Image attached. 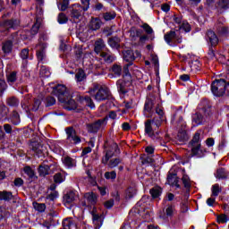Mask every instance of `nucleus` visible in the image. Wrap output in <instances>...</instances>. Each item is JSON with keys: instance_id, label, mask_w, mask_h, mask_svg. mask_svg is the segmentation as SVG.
<instances>
[{"instance_id": "obj_27", "label": "nucleus", "mask_w": 229, "mask_h": 229, "mask_svg": "<svg viewBox=\"0 0 229 229\" xmlns=\"http://www.w3.org/2000/svg\"><path fill=\"white\" fill-rule=\"evenodd\" d=\"M203 123V115L199 113H196L192 115V124L193 126H199Z\"/></svg>"}, {"instance_id": "obj_53", "label": "nucleus", "mask_w": 229, "mask_h": 229, "mask_svg": "<svg viewBox=\"0 0 229 229\" xmlns=\"http://www.w3.org/2000/svg\"><path fill=\"white\" fill-rule=\"evenodd\" d=\"M39 74H41L44 77H49L51 75V72L47 69L46 66H41L39 70Z\"/></svg>"}, {"instance_id": "obj_12", "label": "nucleus", "mask_w": 229, "mask_h": 229, "mask_svg": "<svg viewBox=\"0 0 229 229\" xmlns=\"http://www.w3.org/2000/svg\"><path fill=\"white\" fill-rule=\"evenodd\" d=\"M103 124H105V120H98L93 123H89L87 125L88 131H89V133H98V131Z\"/></svg>"}, {"instance_id": "obj_51", "label": "nucleus", "mask_w": 229, "mask_h": 229, "mask_svg": "<svg viewBox=\"0 0 229 229\" xmlns=\"http://www.w3.org/2000/svg\"><path fill=\"white\" fill-rule=\"evenodd\" d=\"M112 157H114V152H112L111 150H107L105 157L102 159V164H108V161L110 160V158H112Z\"/></svg>"}, {"instance_id": "obj_3", "label": "nucleus", "mask_w": 229, "mask_h": 229, "mask_svg": "<svg viewBox=\"0 0 229 229\" xmlns=\"http://www.w3.org/2000/svg\"><path fill=\"white\" fill-rule=\"evenodd\" d=\"M199 135H201V132L197 131L191 140V152L196 157H203V153L206 151L205 148H201V138Z\"/></svg>"}, {"instance_id": "obj_61", "label": "nucleus", "mask_w": 229, "mask_h": 229, "mask_svg": "<svg viewBox=\"0 0 229 229\" xmlns=\"http://www.w3.org/2000/svg\"><path fill=\"white\" fill-rule=\"evenodd\" d=\"M46 103H47V106H53V105L56 103V99H55V98L53 97H47L46 98Z\"/></svg>"}, {"instance_id": "obj_20", "label": "nucleus", "mask_w": 229, "mask_h": 229, "mask_svg": "<svg viewBox=\"0 0 229 229\" xmlns=\"http://www.w3.org/2000/svg\"><path fill=\"white\" fill-rule=\"evenodd\" d=\"M100 56L106 62V64H112V62L115 61V55H112L110 51L102 52Z\"/></svg>"}, {"instance_id": "obj_15", "label": "nucleus", "mask_w": 229, "mask_h": 229, "mask_svg": "<svg viewBox=\"0 0 229 229\" xmlns=\"http://www.w3.org/2000/svg\"><path fill=\"white\" fill-rule=\"evenodd\" d=\"M19 26H21V21L17 19L4 21V28L6 30H17Z\"/></svg>"}, {"instance_id": "obj_24", "label": "nucleus", "mask_w": 229, "mask_h": 229, "mask_svg": "<svg viewBox=\"0 0 229 229\" xmlns=\"http://www.w3.org/2000/svg\"><path fill=\"white\" fill-rule=\"evenodd\" d=\"M120 43H121V38L117 37H114L108 39V45L113 49H119V47H121Z\"/></svg>"}, {"instance_id": "obj_23", "label": "nucleus", "mask_w": 229, "mask_h": 229, "mask_svg": "<svg viewBox=\"0 0 229 229\" xmlns=\"http://www.w3.org/2000/svg\"><path fill=\"white\" fill-rule=\"evenodd\" d=\"M63 163L68 169H72V167H76V159H73L71 157H64Z\"/></svg>"}, {"instance_id": "obj_42", "label": "nucleus", "mask_w": 229, "mask_h": 229, "mask_svg": "<svg viewBox=\"0 0 229 229\" xmlns=\"http://www.w3.org/2000/svg\"><path fill=\"white\" fill-rule=\"evenodd\" d=\"M12 123L15 126H17V124L21 123V117L19 116V113H17L16 111H13L12 114Z\"/></svg>"}, {"instance_id": "obj_11", "label": "nucleus", "mask_w": 229, "mask_h": 229, "mask_svg": "<svg viewBox=\"0 0 229 229\" xmlns=\"http://www.w3.org/2000/svg\"><path fill=\"white\" fill-rule=\"evenodd\" d=\"M103 26V21L99 18L92 17L88 25L89 30L91 31H98Z\"/></svg>"}, {"instance_id": "obj_5", "label": "nucleus", "mask_w": 229, "mask_h": 229, "mask_svg": "<svg viewBox=\"0 0 229 229\" xmlns=\"http://www.w3.org/2000/svg\"><path fill=\"white\" fill-rule=\"evenodd\" d=\"M157 114V106L155 107V103L151 98H147L145 101L143 114L147 119H149Z\"/></svg>"}, {"instance_id": "obj_62", "label": "nucleus", "mask_w": 229, "mask_h": 229, "mask_svg": "<svg viewBox=\"0 0 229 229\" xmlns=\"http://www.w3.org/2000/svg\"><path fill=\"white\" fill-rule=\"evenodd\" d=\"M180 29L184 30V31H186V33H189V31H191V25L188 22H182L180 25Z\"/></svg>"}, {"instance_id": "obj_43", "label": "nucleus", "mask_w": 229, "mask_h": 229, "mask_svg": "<svg viewBox=\"0 0 229 229\" xmlns=\"http://www.w3.org/2000/svg\"><path fill=\"white\" fill-rule=\"evenodd\" d=\"M7 81L10 85H13L14 81H17V72H12L8 76H7Z\"/></svg>"}, {"instance_id": "obj_10", "label": "nucleus", "mask_w": 229, "mask_h": 229, "mask_svg": "<svg viewBox=\"0 0 229 229\" xmlns=\"http://www.w3.org/2000/svg\"><path fill=\"white\" fill-rule=\"evenodd\" d=\"M83 12H85V11L83 10V7H81L80 5V4H74L72 6L71 17L72 19H80L83 13Z\"/></svg>"}, {"instance_id": "obj_40", "label": "nucleus", "mask_w": 229, "mask_h": 229, "mask_svg": "<svg viewBox=\"0 0 229 229\" xmlns=\"http://www.w3.org/2000/svg\"><path fill=\"white\" fill-rule=\"evenodd\" d=\"M217 33H219L220 35L226 37L229 34V28L228 27H225L223 25L219 26L216 29Z\"/></svg>"}, {"instance_id": "obj_60", "label": "nucleus", "mask_w": 229, "mask_h": 229, "mask_svg": "<svg viewBox=\"0 0 229 229\" xmlns=\"http://www.w3.org/2000/svg\"><path fill=\"white\" fill-rule=\"evenodd\" d=\"M58 198V191H52L50 194L47 195V199L49 201H55Z\"/></svg>"}, {"instance_id": "obj_41", "label": "nucleus", "mask_w": 229, "mask_h": 229, "mask_svg": "<svg viewBox=\"0 0 229 229\" xmlns=\"http://www.w3.org/2000/svg\"><path fill=\"white\" fill-rule=\"evenodd\" d=\"M104 176L106 180H111L112 182H114V180L117 178V173H115V171L106 172Z\"/></svg>"}, {"instance_id": "obj_44", "label": "nucleus", "mask_w": 229, "mask_h": 229, "mask_svg": "<svg viewBox=\"0 0 229 229\" xmlns=\"http://www.w3.org/2000/svg\"><path fill=\"white\" fill-rule=\"evenodd\" d=\"M33 207H34L35 210H38V212H45V210H46V204H44V203L34 202Z\"/></svg>"}, {"instance_id": "obj_54", "label": "nucleus", "mask_w": 229, "mask_h": 229, "mask_svg": "<svg viewBox=\"0 0 229 229\" xmlns=\"http://www.w3.org/2000/svg\"><path fill=\"white\" fill-rule=\"evenodd\" d=\"M182 181L185 189H191V179L189 178V176L183 175Z\"/></svg>"}, {"instance_id": "obj_52", "label": "nucleus", "mask_w": 229, "mask_h": 229, "mask_svg": "<svg viewBox=\"0 0 229 229\" xmlns=\"http://www.w3.org/2000/svg\"><path fill=\"white\" fill-rule=\"evenodd\" d=\"M135 194H137V189L133 188V187H130L127 189L126 191V197L127 198H133V196H135Z\"/></svg>"}, {"instance_id": "obj_7", "label": "nucleus", "mask_w": 229, "mask_h": 229, "mask_svg": "<svg viewBox=\"0 0 229 229\" xmlns=\"http://www.w3.org/2000/svg\"><path fill=\"white\" fill-rule=\"evenodd\" d=\"M53 94L57 97L58 101H64V98H67L69 92H67V88L65 85L59 84L54 87Z\"/></svg>"}, {"instance_id": "obj_56", "label": "nucleus", "mask_w": 229, "mask_h": 229, "mask_svg": "<svg viewBox=\"0 0 229 229\" xmlns=\"http://www.w3.org/2000/svg\"><path fill=\"white\" fill-rule=\"evenodd\" d=\"M113 72L115 76H121V72H123V68L117 64H114L112 68Z\"/></svg>"}, {"instance_id": "obj_31", "label": "nucleus", "mask_w": 229, "mask_h": 229, "mask_svg": "<svg viewBox=\"0 0 229 229\" xmlns=\"http://www.w3.org/2000/svg\"><path fill=\"white\" fill-rule=\"evenodd\" d=\"M13 198V195L10 191H0V201H10Z\"/></svg>"}, {"instance_id": "obj_37", "label": "nucleus", "mask_w": 229, "mask_h": 229, "mask_svg": "<svg viewBox=\"0 0 229 229\" xmlns=\"http://www.w3.org/2000/svg\"><path fill=\"white\" fill-rule=\"evenodd\" d=\"M152 198H158L162 194V188L156 186L150 190Z\"/></svg>"}, {"instance_id": "obj_6", "label": "nucleus", "mask_w": 229, "mask_h": 229, "mask_svg": "<svg viewBox=\"0 0 229 229\" xmlns=\"http://www.w3.org/2000/svg\"><path fill=\"white\" fill-rule=\"evenodd\" d=\"M66 140L72 144H80L81 142V138L78 136L76 131L72 127H68L65 129Z\"/></svg>"}, {"instance_id": "obj_35", "label": "nucleus", "mask_w": 229, "mask_h": 229, "mask_svg": "<svg viewBox=\"0 0 229 229\" xmlns=\"http://www.w3.org/2000/svg\"><path fill=\"white\" fill-rule=\"evenodd\" d=\"M116 16L117 14L114 11L106 12L103 13V19L106 20V21H114V19H115Z\"/></svg>"}, {"instance_id": "obj_18", "label": "nucleus", "mask_w": 229, "mask_h": 229, "mask_svg": "<svg viewBox=\"0 0 229 229\" xmlns=\"http://www.w3.org/2000/svg\"><path fill=\"white\" fill-rule=\"evenodd\" d=\"M92 219L95 229H100L101 226H103V216H99L94 211L92 212Z\"/></svg>"}, {"instance_id": "obj_59", "label": "nucleus", "mask_w": 229, "mask_h": 229, "mask_svg": "<svg viewBox=\"0 0 229 229\" xmlns=\"http://www.w3.org/2000/svg\"><path fill=\"white\" fill-rule=\"evenodd\" d=\"M81 8L84 12H87L90 8V0H81Z\"/></svg>"}, {"instance_id": "obj_13", "label": "nucleus", "mask_w": 229, "mask_h": 229, "mask_svg": "<svg viewBox=\"0 0 229 229\" xmlns=\"http://www.w3.org/2000/svg\"><path fill=\"white\" fill-rule=\"evenodd\" d=\"M207 38L209 44H211L212 47H216V46L219 44V38H217V35H216V32L213 30H208L207 32Z\"/></svg>"}, {"instance_id": "obj_63", "label": "nucleus", "mask_w": 229, "mask_h": 229, "mask_svg": "<svg viewBox=\"0 0 229 229\" xmlns=\"http://www.w3.org/2000/svg\"><path fill=\"white\" fill-rule=\"evenodd\" d=\"M142 28L146 31V33H148V35H151V33H153V29L148 23H144L142 25Z\"/></svg>"}, {"instance_id": "obj_36", "label": "nucleus", "mask_w": 229, "mask_h": 229, "mask_svg": "<svg viewBox=\"0 0 229 229\" xmlns=\"http://www.w3.org/2000/svg\"><path fill=\"white\" fill-rule=\"evenodd\" d=\"M215 176L218 180H226V172L225 171V168L217 169Z\"/></svg>"}, {"instance_id": "obj_4", "label": "nucleus", "mask_w": 229, "mask_h": 229, "mask_svg": "<svg viewBox=\"0 0 229 229\" xmlns=\"http://www.w3.org/2000/svg\"><path fill=\"white\" fill-rule=\"evenodd\" d=\"M211 91L214 96L218 98L225 96V92H226V81L225 79H220L213 81L211 84Z\"/></svg>"}, {"instance_id": "obj_19", "label": "nucleus", "mask_w": 229, "mask_h": 229, "mask_svg": "<svg viewBox=\"0 0 229 229\" xmlns=\"http://www.w3.org/2000/svg\"><path fill=\"white\" fill-rule=\"evenodd\" d=\"M168 185H172L173 187H177L180 189V184H178V176L175 174H168L167 176Z\"/></svg>"}, {"instance_id": "obj_50", "label": "nucleus", "mask_w": 229, "mask_h": 229, "mask_svg": "<svg viewBox=\"0 0 229 229\" xmlns=\"http://www.w3.org/2000/svg\"><path fill=\"white\" fill-rule=\"evenodd\" d=\"M67 21H69V19L64 13H59L57 17V21L59 22V24H65Z\"/></svg>"}, {"instance_id": "obj_32", "label": "nucleus", "mask_w": 229, "mask_h": 229, "mask_svg": "<svg viewBox=\"0 0 229 229\" xmlns=\"http://www.w3.org/2000/svg\"><path fill=\"white\" fill-rule=\"evenodd\" d=\"M131 35H132V37H135V35L137 37H139L140 42H141V43H144V42H146V40H148V36H146V35L142 36V30H132L131 32Z\"/></svg>"}, {"instance_id": "obj_55", "label": "nucleus", "mask_w": 229, "mask_h": 229, "mask_svg": "<svg viewBox=\"0 0 229 229\" xmlns=\"http://www.w3.org/2000/svg\"><path fill=\"white\" fill-rule=\"evenodd\" d=\"M211 191H212L213 196L217 197L219 196V192H221V187H219V184H214L212 186Z\"/></svg>"}, {"instance_id": "obj_26", "label": "nucleus", "mask_w": 229, "mask_h": 229, "mask_svg": "<svg viewBox=\"0 0 229 229\" xmlns=\"http://www.w3.org/2000/svg\"><path fill=\"white\" fill-rule=\"evenodd\" d=\"M176 38V32L174 30H171L165 34L164 39L166 42V44L171 45V43L175 40Z\"/></svg>"}, {"instance_id": "obj_8", "label": "nucleus", "mask_w": 229, "mask_h": 229, "mask_svg": "<svg viewBox=\"0 0 229 229\" xmlns=\"http://www.w3.org/2000/svg\"><path fill=\"white\" fill-rule=\"evenodd\" d=\"M98 203V195L94 192H87L84 194L83 207H94Z\"/></svg>"}, {"instance_id": "obj_46", "label": "nucleus", "mask_w": 229, "mask_h": 229, "mask_svg": "<svg viewBox=\"0 0 229 229\" xmlns=\"http://www.w3.org/2000/svg\"><path fill=\"white\" fill-rule=\"evenodd\" d=\"M165 214L167 216V217H172V216L174 215V206L168 205L165 208Z\"/></svg>"}, {"instance_id": "obj_34", "label": "nucleus", "mask_w": 229, "mask_h": 229, "mask_svg": "<svg viewBox=\"0 0 229 229\" xmlns=\"http://www.w3.org/2000/svg\"><path fill=\"white\" fill-rule=\"evenodd\" d=\"M87 75L85 74V71L80 69L75 74V80L78 82L85 81Z\"/></svg>"}, {"instance_id": "obj_25", "label": "nucleus", "mask_w": 229, "mask_h": 229, "mask_svg": "<svg viewBox=\"0 0 229 229\" xmlns=\"http://www.w3.org/2000/svg\"><path fill=\"white\" fill-rule=\"evenodd\" d=\"M116 85H117L118 92H120V94H126V92H128V88L126 87V81H124L123 80L117 81Z\"/></svg>"}, {"instance_id": "obj_2", "label": "nucleus", "mask_w": 229, "mask_h": 229, "mask_svg": "<svg viewBox=\"0 0 229 229\" xmlns=\"http://www.w3.org/2000/svg\"><path fill=\"white\" fill-rule=\"evenodd\" d=\"M89 94L93 96L96 101H105L112 98V93L108 88H99V85L96 84L91 89H89Z\"/></svg>"}, {"instance_id": "obj_16", "label": "nucleus", "mask_w": 229, "mask_h": 229, "mask_svg": "<svg viewBox=\"0 0 229 229\" xmlns=\"http://www.w3.org/2000/svg\"><path fill=\"white\" fill-rule=\"evenodd\" d=\"M30 146H31L32 151H34L37 157H40L44 155V146H42V144L37 141H34L31 143Z\"/></svg>"}, {"instance_id": "obj_17", "label": "nucleus", "mask_w": 229, "mask_h": 229, "mask_svg": "<svg viewBox=\"0 0 229 229\" xmlns=\"http://www.w3.org/2000/svg\"><path fill=\"white\" fill-rule=\"evenodd\" d=\"M105 47H106V45H105V41L102 38H98L95 41L94 51L97 55H101L105 52Z\"/></svg>"}, {"instance_id": "obj_38", "label": "nucleus", "mask_w": 229, "mask_h": 229, "mask_svg": "<svg viewBox=\"0 0 229 229\" xmlns=\"http://www.w3.org/2000/svg\"><path fill=\"white\" fill-rule=\"evenodd\" d=\"M6 103L9 106H19L20 101L15 97H10L6 99Z\"/></svg>"}, {"instance_id": "obj_9", "label": "nucleus", "mask_w": 229, "mask_h": 229, "mask_svg": "<svg viewBox=\"0 0 229 229\" xmlns=\"http://www.w3.org/2000/svg\"><path fill=\"white\" fill-rule=\"evenodd\" d=\"M60 103H63V106L65 110H76V108H78V104H76V101L69 95H67L63 101H60Z\"/></svg>"}, {"instance_id": "obj_33", "label": "nucleus", "mask_w": 229, "mask_h": 229, "mask_svg": "<svg viewBox=\"0 0 229 229\" xmlns=\"http://www.w3.org/2000/svg\"><path fill=\"white\" fill-rule=\"evenodd\" d=\"M63 228L64 229H72L76 228V224L72 219L66 218L63 221Z\"/></svg>"}, {"instance_id": "obj_47", "label": "nucleus", "mask_w": 229, "mask_h": 229, "mask_svg": "<svg viewBox=\"0 0 229 229\" xmlns=\"http://www.w3.org/2000/svg\"><path fill=\"white\" fill-rule=\"evenodd\" d=\"M65 181V177L60 173H57L54 175V182L55 183H62Z\"/></svg>"}, {"instance_id": "obj_28", "label": "nucleus", "mask_w": 229, "mask_h": 229, "mask_svg": "<svg viewBox=\"0 0 229 229\" xmlns=\"http://www.w3.org/2000/svg\"><path fill=\"white\" fill-rule=\"evenodd\" d=\"M177 140H179V142H187V140H189V135H187V131L184 129L178 131Z\"/></svg>"}, {"instance_id": "obj_48", "label": "nucleus", "mask_w": 229, "mask_h": 229, "mask_svg": "<svg viewBox=\"0 0 229 229\" xmlns=\"http://www.w3.org/2000/svg\"><path fill=\"white\" fill-rule=\"evenodd\" d=\"M217 4L219 8H222L223 10H228L229 0H219Z\"/></svg>"}, {"instance_id": "obj_45", "label": "nucleus", "mask_w": 229, "mask_h": 229, "mask_svg": "<svg viewBox=\"0 0 229 229\" xmlns=\"http://www.w3.org/2000/svg\"><path fill=\"white\" fill-rule=\"evenodd\" d=\"M23 171L25 173V174H27V176H29V178H35V171H33V169H31V167L30 166H25L23 168Z\"/></svg>"}, {"instance_id": "obj_29", "label": "nucleus", "mask_w": 229, "mask_h": 229, "mask_svg": "<svg viewBox=\"0 0 229 229\" xmlns=\"http://www.w3.org/2000/svg\"><path fill=\"white\" fill-rule=\"evenodd\" d=\"M123 60L129 63L127 65H131L132 64L131 62H133V51L125 50L123 52Z\"/></svg>"}, {"instance_id": "obj_1", "label": "nucleus", "mask_w": 229, "mask_h": 229, "mask_svg": "<svg viewBox=\"0 0 229 229\" xmlns=\"http://www.w3.org/2000/svg\"><path fill=\"white\" fill-rule=\"evenodd\" d=\"M156 114L158 117L154 116L153 119L147 120L145 124V135H148L152 140H160V132L157 131V128L162 126L164 121V107L158 104L156 107Z\"/></svg>"}, {"instance_id": "obj_39", "label": "nucleus", "mask_w": 229, "mask_h": 229, "mask_svg": "<svg viewBox=\"0 0 229 229\" xmlns=\"http://www.w3.org/2000/svg\"><path fill=\"white\" fill-rule=\"evenodd\" d=\"M38 173L41 176H46L47 174H49V165H39Z\"/></svg>"}, {"instance_id": "obj_30", "label": "nucleus", "mask_w": 229, "mask_h": 229, "mask_svg": "<svg viewBox=\"0 0 229 229\" xmlns=\"http://www.w3.org/2000/svg\"><path fill=\"white\" fill-rule=\"evenodd\" d=\"M20 56L21 58V60H23L22 65L23 67H26V65H28V56H30V50L28 48H24L21 50V52L20 53Z\"/></svg>"}, {"instance_id": "obj_49", "label": "nucleus", "mask_w": 229, "mask_h": 229, "mask_svg": "<svg viewBox=\"0 0 229 229\" xmlns=\"http://www.w3.org/2000/svg\"><path fill=\"white\" fill-rule=\"evenodd\" d=\"M119 164H121L120 158L111 159L108 163V167H110V169H114V167H117Z\"/></svg>"}, {"instance_id": "obj_58", "label": "nucleus", "mask_w": 229, "mask_h": 229, "mask_svg": "<svg viewBox=\"0 0 229 229\" xmlns=\"http://www.w3.org/2000/svg\"><path fill=\"white\" fill-rule=\"evenodd\" d=\"M83 100L89 108H95L96 106L94 105V102H92V98H90V97H84Z\"/></svg>"}, {"instance_id": "obj_14", "label": "nucleus", "mask_w": 229, "mask_h": 229, "mask_svg": "<svg viewBox=\"0 0 229 229\" xmlns=\"http://www.w3.org/2000/svg\"><path fill=\"white\" fill-rule=\"evenodd\" d=\"M76 199V193L74 191H70L64 196V203L67 208H70L72 202Z\"/></svg>"}, {"instance_id": "obj_21", "label": "nucleus", "mask_w": 229, "mask_h": 229, "mask_svg": "<svg viewBox=\"0 0 229 229\" xmlns=\"http://www.w3.org/2000/svg\"><path fill=\"white\" fill-rule=\"evenodd\" d=\"M38 47L39 48L37 51V56H38V62H42V60L46 58V47H47V46L46 44H41V45H38Z\"/></svg>"}, {"instance_id": "obj_57", "label": "nucleus", "mask_w": 229, "mask_h": 229, "mask_svg": "<svg viewBox=\"0 0 229 229\" xmlns=\"http://www.w3.org/2000/svg\"><path fill=\"white\" fill-rule=\"evenodd\" d=\"M216 219H217V223H220V224H225L228 222V216H226V215H224V214L217 216Z\"/></svg>"}, {"instance_id": "obj_64", "label": "nucleus", "mask_w": 229, "mask_h": 229, "mask_svg": "<svg viewBox=\"0 0 229 229\" xmlns=\"http://www.w3.org/2000/svg\"><path fill=\"white\" fill-rule=\"evenodd\" d=\"M6 90V82L3 80H0V96H3V93Z\"/></svg>"}, {"instance_id": "obj_22", "label": "nucleus", "mask_w": 229, "mask_h": 229, "mask_svg": "<svg viewBox=\"0 0 229 229\" xmlns=\"http://www.w3.org/2000/svg\"><path fill=\"white\" fill-rule=\"evenodd\" d=\"M13 49V43L11 40H7L3 43L2 51L5 55H10V53H12Z\"/></svg>"}]
</instances>
